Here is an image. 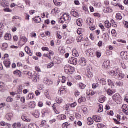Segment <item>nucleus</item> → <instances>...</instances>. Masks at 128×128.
<instances>
[{
    "instance_id": "64",
    "label": "nucleus",
    "mask_w": 128,
    "mask_h": 128,
    "mask_svg": "<svg viewBox=\"0 0 128 128\" xmlns=\"http://www.w3.org/2000/svg\"><path fill=\"white\" fill-rule=\"evenodd\" d=\"M14 42H18V36H14Z\"/></svg>"
},
{
    "instance_id": "32",
    "label": "nucleus",
    "mask_w": 128,
    "mask_h": 128,
    "mask_svg": "<svg viewBox=\"0 0 128 128\" xmlns=\"http://www.w3.org/2000/svg\"><path fill=\"white\" fill-rule=\"evenodd\" d=\"M114 6H117V8H120V9L122 10H124V7L122 6L121 4H118L114 5Z\"/></svg>"
},
{
    "instance_id": "60",
    "label": "nucleus",
    "mask_w": 128,
    "mask_h": 128,
    "mask_svg": "<svg viewBox=\"0 0 128 128\" xmlns=\"http://www.w3.org/2000/svg\"><path fill=\"white\" fill-rule=\"evenodd\" d=\"M25 2H26V6H30V1L28 0H26L25 1Z\"/></svg>"
},
{
    "instance_id": "3",
    "label": "nucleus",
    "mask_w": 128,
    "mask_h": 128,
    "mask_svg": "<svg viewBox=\"0 0 128 128\" xmlns=\"http://www.w3.org/2000/svg\"><path fill=\"white\" fill-rule=\"evenodd\" d=\"M112 100L114 102H116V104H120L122 102V96L120 94H115L112 96Z\"/></svg>"
},
{
    "instance_id": "13",
    "label": "nucleus",
    "mask_w": 128,
    "mask_h": 128,
    "mask_svg": "<svg viewBox=\"0 0 128 128\" xmlns=\"http://www.w3.org/2000/svg\"><path fill=\"white\" fill-rule=\"evenodd\" d=\"M22 119L24 122H32V120L28 118L26 115L22 116Z\"/></svg>"
},
{
    "instance_id": "38",
    "label": "nucleus",
    "mask_w": 128,
    "mask_h": 128,
    "mask_svg": "<svg viewBox=\"0 0 128 128\" xmlns=\"http://www.w3.org/2000/svg\"><path fill=\"white\" fill-rule=\"evenodd\" d=\"M87 94H88V96H94V94H96V92H94V90H90L89 91V92H87Z\"/></svg>"
},
{
    "instance_id": "8",
    "label": "nucleus",
    "mask_w": 128,
    "mask_h": 128,
    "mask_svg": "<svg viewBox=\"0 0 128 128\" xmlns=\"http://www.w3.org/2000/svg\"><path fill=\"white\" fill-rule=\"evenodd\" d=\"M4 64L7 68H10V59H6L4 62Z\"/></svg>"
},
{
    "instance_id": "11",
    "label": "nucleus",
    "mask_w": 128,
    "mask_h": 128,
    "mask_svg": "<svg viewBox=\"0 0 128 128\" xmlns=\"http://www.w3.org/2000/svg\"><path fill=\"white\" fill-rule=\"evenodd\" d=\"M70 14L72 16H74V18H80V14H78V13L74 10H72L70 12Z\"/></svg>"
},
{
    "instance_id": "25",
    "label": "nucleus",
    "mask_w": 128,
    "mask_h": 128,
    "mask_svg": "<svg viewBox=\"0 0 128 128\" xmlns=\"http://www.w3.org/2000/svg\"><path fill=\"white\" fill-rule=\"evenodd\" d=\"M48 54V58L50 60H52V56H54V53L52 51H50Z\"/></svg>"
},
{
    "instance_id": "47",
    "label": "nucleus",
    "mask_w": 128,
    "mask_h": 128,
    "mask_svg": "<svg viewBox=\"0 0 128 128\" xmlns=\"http://www.w3.org/2000/svg\"><path fill=\"white\" fill-rule=\"evenodd\" d=\"M108 84L110 86H114V82L110 80H108Z\"/></svg>"
},
{
    "instance_id": "50",
    "label": "nucleus",
    "mask_w": 128,
    "mask_h": 128,
    "mask_svg": "<svg viewBox=\"0 0 128 128\" xmlns=\"http://www.w3.org/2000/svg\"><path fill=\"white\" fill-rule=\"evenodd\" d=\"M25 50L27 54H29V52H30V48H28V46L26 47Z\"/></svg>"
},
{
    "instance_id": "44",
    "label": "nucleus",
    "mask_w": 128,
    "mask_h": 128,
    "mask_svg": "<svg viewBox=\"0 0 128 128\" xmlns=\"http://www.w3.org/2000/svg\"><path fill=\"white\" fill-rule=\"evenodd\" d=\"M76 22L78 26H82V22L80 21V19H78Z\"/></svg>"
},
{
    "instance_id": "22",
    "label": "nucleus",
    "mask_w": 128,
    "mask_h": 128,
    "mask_svg": "<svg viewBox=\"0 0 128 128\" xmlns=\"http://www.w3.org/2000/svg\"><path fill=\"white\" fill-rule=\"evenodd\" d=\"M28 128H40V127L35 124L31 123L29 124Z\"/></svg>"
},
{
    "instance_id": "27",
    "label": "nucleus",
    "mask_w": 128,
    "mask_h": 128,
    "mask_svg": "<svg viewBox=\"0 0 128 128\" xmlns=\"http://www.w3.org/2000/svg\"><path fill=\"white\" fill-rule=\"evenodd\" d=\"M22 126V124L20 123H14L12 125V128H20Z\"/></svg>"
},
{
    "instance_id": "48",
    "label": "nucleus",
    "mask_w": 128,
    "mask_h": 128,
    "mask_svg": "<svg viewBox=\"0 0 128 128\" xmlns=\"http://www.w3.org/2000/svg\"><path fill=\"white\" fill-rule=\"evenodd\" d=\"M107 93L108 96H112L114 94V92L110 90H108Z\"/></svg>"
},
{
    "instance_id": "15",
    "label": "nucleus",
    "mask_w": 128,
    "mask_h": 128,
    "mask_svg": "<svg viewBox=\"0 0 128 128\" xmlns=\"http://www.w3.org/2000/svg\"><path fill=\"white\" fill-rule=\"evenodd\" d=\"M93 119L96 122H100L102 121V118L98 116H94Z\"/></svg>"
},
{
    "instance_id": "26",
    "label": "nucleus",
    "mask_w": 128,
    "mask_h": 128,
    "mask_svg": "<svg viewBox=\"0 0 128 128\" xmlns=\"http://www.w3.org/2000/svg\"><path fill=\"white\" fill-rule=\"evenodd\" d=\"M88 124L89 126H92V124H94V120H92V118H88Z\"/></svg>"
},
{
    "instance_id": "17",
    "label": "nucleus",
    "mask_w": 128,
    "mask_h": 128,
    "mask_svg": "<svg viewBox=\"0 0 128 128\" xmlns=\"http://www.w3.org/2000/svg\"><path fill=\"white\" fill-rule=\"evenodd\" d=\"M14 116V114L12 113H8L6 115V118L8 120H12V118Z\"/></svg>"
},
{
    "instance_id": "61",
    "label": "nucleus",
    "mask_w": 128,
    "mask_h": 128,
    "mask_svg": "<svg viewBox=\"0 0 128 128\" xmlns=\"http://www.w3.org/2000/svg\"><path fill=\"white\" fill-rule=\"evenodd\" d=\"M46 124V121H42L41 122V124H40V128H44V125Z\"/></svg>"
},
{
    "instance_id": "34",
    "label": "nucleus",
    "mask_w": 128,
    "mask_h": 128,
    "mask_svg": "<svg viewBox=\"0 0 128 128\" xmlns=\"http://www.w3.org/2000/svg\"><path fill=\"white\" fill-rule=\"evenodd\" d=\"M8 45L6 43H4L2 46V50H6V48H8Z\"/></svg>"
},
{
    "instance_id": "29",
    "label": "nucleus",
    "mask_w": 128,
    "mask_h": 128,
    "mask_svg": "<svg viewBox=\"0 0 128 128\" xmlns=\"http://www.w3.org/2000/svg\"><path fill=\"white\" fill-rule=\"evenodd\" d=\"M31 80H32L34 82H38V76H36V75H33L32 78H31Z\"/></svg>"
},
{
    "instance_id": "9",
    "label": "nucleus",
    "mask_w": 128,
    "mask_h": 128,
    "mask_svg": "<svg viewBox=\"0 0 128 128\" xmlns=\"http://www.w3.org/2000/svg\"><path fill=\"white\" fill-rule=\"evenodd\" d=\"M79 64L82 66H86V58H80Z\"/></svg>"
},
{
    "instance_id": "30",
    "label": "nucleus",
    "mask_w": 128,
    "mask_h": 128,
    "mask_svg": "<svg viewBox=\"0 0 128 128\" xmlns=\"http://www.w3.org/2000/svg\"><path fill=\"white\" fill-rule=\"evenodd\" d=\"M116 18L118 20H122V14L118 13L116 14Z\"/></svg>"
},
{
    "instance_id": "35",
    "label": "nucleus",
    "mask_w": 128,
    "mask_h": 128,
    "mask_svg": "<svg viewBox=\"0 0 128 128\" xmlns=\"http://www.w3.org/2000/svg\"><path fill=\"white\" fill-rule=\"evenodd\" d=\"M98 106H99V108L98 110V112H104V106L102 104H100Z\"/></svg>"
},
{
    "instance_id": "33",
    "label": "nucleus",
    "mask_w": 128,
    "mask_h": 128,
    "mask_svg": "<svg viewBox=\"0 0 128 128\" xmlns=\"http://www.w3.org/2000/svg\"><path fill=\"white\" fill-rule=\"evenodd\" d=\"M58 118H60L62 120H64L66 118V116L64 114H61L58 116Z\"/></svg>"
},
{
    "instance_id": "62",
    "label": "nucleus",
    "mask_w": 128,
    "mask_h": 128,
    "mask_svg": "<svg viewBox=\"0 0 128 128\" xmlns=\"http://www.w3.org/2000/svg\"><path fill=\"white\" fill-rule=\"evenodd\" d=\"M39 108H42L44 106V103L42 102H40L38 104Z\"/></svg>"
},
{
    "instance_id": "51",
    "label": "nucleus",
    "mask_w": 128,
    "mask_h": 128,
    "mask_svg": "<svg viewBox=\"0 0 128 128\" xmlns=\"http://www.w3.org/2000/svg\"><path fill=\"white\" fill-rule=\"evenodd\" d=\"M12 100H14L12 97H8L6 100V102H12Z\"/></svg>"
},
{
    "instance_id": "40",
    "label": "nucleus",
    "mask_w": 128,
    "mask_h": 128,
    "mask_svg": "<svg viewBox=\"0 0 128 128\" xmlns=\"http://www.w3.org/2000/svg\"><path fill=\"white\" fill-rule=\"evenodd\" d=\"M79 86H80V90H84L86 88V86L84 85V84L82 83H80Z\"/></svg>"
},
{
    "instance_id": "18",
    "label": "nucleus",
    "mask_w": 128,
    "mask_h": 128,
    "mask_svg": "<svg viewBox=\"0 0 128 128\" xmlns=\"http://www.w3.org/2000/svg\"><path fill=\"white\" fill-rule=\"evenodd\" d=\"M4 38L6 40H12V34H6Z\"/></svg>"
},
{
    "instance_id": "5",
    "label": "nucleus",
    "mask_w": 128,
    "mask_h": 128,
    "mask_svg": "<svg viewBox=\"0 0 128 128\" xmlns=\"http://www.w3.org/2000/svg\"><path fill=\"white\" fill-rule=\"evenodd\" d=\"M44 84L48 86H52V84H54V82L48 78H44Z\"/></svg>"
},
{
    "instance_id": "57",
    "label": "nucleus",
    "mask_w": 128,
    "mask_h": 128,
    "mask_svg": "<svg viewBox=\"0 0 128 128\" xmlns=\"http://www.w3.org/2000/svg\"><path fill=\"white\" fill-rule=\"evenodd\" d=\"M92 88H94V89L96 88H98V84H94L92 85Z\"/></svg>"
},
{
    "instance_id": "24",
    "label": "nucleus",
    "mask_w": 128,
    "mask_h": 128,
    "mask_svg": "<svg viewBox=\"0 0 128 128\" xmlns=\"http://www.w3.org/2000/svg\"><path fill=\"white\" fill-rule=\"evenodd\" d=\"M104 24H105V26L107 28H112V24L110 23V22L106 21Z\"/></svg>"
},
{
    "instance_id": "59",
    "label": "nucleus",
    "mask_w": 128,
    "mask_h": 128,
    "mask_svg": "<svg viewBox=\"0 0 128 128\" xmlns=\"http://www.w3.org/2000/svg\"><path fill=\"white\" fill-rule=\"evenodd\" d=\"M25 16H26V20H30V15H28V14H26Z\"/></svg>"
},
{
    "instance_id": "1",
    "label": "nucleus",
    "mask_w": 128,
    "mask_h": 128,
    "mask_svg": "<svg viewBox=\"0 0 128 128\" xmlns=\"http://www.w3.org/2000/svg\"><path fill=\"white\" fill-rule=\"evenodd\" d=\"M109 74L110 76H114L115 78H117L118 80H122L124 78V74L120 72L118 68L111 70L109 72Z\"/></svg>"
},
{
    "instance_id": "52",
    "label": "nucleus",
    "mask_w": 128,
    "mask_h": 128,
    "mask_svg": "<svg viewBox=\"0 0 128 128\" xmlns=\"http://www.w3.org/2000/svg\"><path fill=\"white\" fill-rule=\"evenodd\" d=\"M30 108H36V104H34V102H30Z\"/></svg>"
},
{
    "instance_id": "16",
    "label": "nucleus",
    "mask_w": 128,
    "mask_h": 128,
    "mask_svg": "<svg viewBox=\"0 0 128 128\" xmlns=\"http://www.w3.org/2000/svg\"><path fill=\"white\" fill-rule=\"evenodd\" d=\"M32 114L34 116V118H40V110H36Z\"/></svg>"
},
{
    "instance_id": "49",
    "label": "nucleus",
    "mask_w": 128,
    "mask_h": 128,
    "mask_svg": "<svg viewBox=\"0 0 128 128\" xmlns=\"http://www.w3.org/2000/svg\"><path fill=\"white\" fill-rule=\"evenodd\" d=\"M28 78L30 79L32 78V76H34V75H32V72H28Z\"/></svg>"
},
{
    "instance_id": "53",
    "label": "nucleus",
    "mask_w": 128,
    "mask_h": 128,
    "mask_svg": "<svg viewBox=\"0 0 128 128\" xmlns=\"http://www.w3.org/2000/svg\"><path fill=\"white\" fill-rule=\"evenodd\" d=\"M42 50L43 52H48V50H50V48L48 47H43L42 48Z\"/></svg>"
},
{
    "instance_id": "43",
    "label": "nucleus",
    "mask_w": 128,
    "mask_h": 128,
    "mask_svg": "<svg viewBox=\"0 0 128 128\" xmlns=\"http://www.w3.org/2000/svg\"><path fill=\"white\" fill-rule=\"evenodd\" d=\"M54 66V62H51L48 65V68H52Z\"/></svg>"
},
{
    "instance_id": "56",
    "label": "nucleus",
    "mask_w": 128,
    "mask_h": 128,
    "mask_svg": "<svg viewBox=\"0 0 128 128\" xmlns=\"http://www.w3.org/2000/svg\"><path fill=\"white\" fill-rule=\"evenodd\" d=\"M68 122L64 123L62 124L63 128H68Z\"/></svg>"
},
{
    "instance_id": "58",
    "label": "nucleus",
    "mask_w": 128,
    "mask_h": 128,
    "mask_svg": "<svg viewBox=\"0 0 128 128\" xmlns=\"http://www.w3.org/2000/svg\"><path fill=\"white\" fill-rule=\"evenodd\" d=\"M76 106H78V104H76V102H74V103L73 104H72L70 106L71 108H75Z\"/></svg>"
},
{
    "instance_id": "63",
    "label": "nucleus",
    "mask_w": 128,
    "mask_h": 128,
    "mask_svg": "<svg viewBox=\"0 0 128 128\" xmlns=\"http://www.w3.org/2000/svg\"><path fill=\"white\" fill-rule=\"evenodd\" d=\"M123 84L122 82H116V85L117 86H122Z\"/></svg>"
},
{
    "instance_id": "19",
    "label": "nucleus",
    "mask_w": 128,
    "mask_h": 128,
    "mask_svg": "<svg viewBox=\"0 0 128 128\" xmlns=\"http://www.w3.org/2000/svg\"><path fill=\"white\" fill-rule=\"evenodd\" d=\"M13 74L14 76H19V78H20V76H22V72L19 70H16V71H14Z\"/></svg>"
},
{
    "instance_id": "55",
    "label": "nucleus",
    "mask_w": 128,
    "mask_h": 128,
    "mask_svg": "<svg viewBox=\"0 0 128 128\" xmlns=\"http://www.w3.org/2000/svg\"><path fill=\"white\" fill-rule=\"evenodd\" d=\"M97 58H100L102 56V53L100 51H97L96 52Z\"/></svg>"
},
{
    "instance_id": "23",
    "label": "nucleus",
    "mask_w": 128,
    "mask_h": 128,
    "mask_svg": "<svg viewBox=\"0 0 128 128\" xmlns=\"http://www.w3.org/2000/svg\"><path fill=\"white\" fill-rule=\"evenodd\" d=\"M34 94L33 93H30L28 94L27 100H34Z\"/></svg>"
},
{
    "instance_id": "39",
    "label": "nucleus",
    "mask_w": 128,
    "mask_h": 128,
    "mask_svg": "<svg viewBox=\"0 0 128 128\" xmlns=\"http://www.w3.org/2000/svg\"><path fill=\"white\" fill-rule=\"evenodd\" d=\"M104 102H106V97L102 96L100 98L99 100V102H100V104H104Z\"/></svg>"
},
{
    "instance_id": "37",
    "label": "nucleus",
    "mask_w": 128,
    "mask_h": 128,
    "mask_svg": "<svg viewBox=\"0 0 128 128\" xmlns=\"http://www.w3.org/2000/svg\"><path fill=\"white\" fill-rule=\"evenodd\" d=\"M122 108L123 109V112H128V105L126 104H124L122 106Z\"/></svg>"
},
{
    "instance_id": "4",
    "label": "nucleus",
    "mask_w": 128,
    "mask_h": 128,
    "mask_svg": "<svg viewBox=\"0 0 128 128\" xmlns=\"http://www.w3.org/2000/svg\"><path fill=\"white\" fill-rule=\"evenodd\" d=\"M66 20L68 22H70V18L68 14H65L63 15L62 17H61L60 22L61 24H64V22Z\"/></svg>"
},
{
    "instance_id": "46",
    "label": "nucleus",
    "mask_w": 128,
    "mask_h": 128,
    "mask_svg": "<svg viewBox=\"0 0 128 128\" xmlns=\"http://www.w3.org/2000/svg\"><path fill=\"white\" fill-rule=\"evenodd\" d=\"M77 40L78 42H80L84 41V38L82 36H78L77 38Z\"/></svg>"
},
{
    "instance_id": "2",
    "label": "nucleus",
    "mask_w": 128,
    "mask_h": 128,
    "mask_svg": "<svg viewBox=\"0 0 128 128\" xmlns=\"http://www.w3.org/2000/svg\"><path fill=\"white\" fill-rule=\"evenodd\" d=\"M64 69L66 74H72L73 72H76V68L74 67H72L68 65L65 66Z\"/></svg>"
},
{
    "instance_id": "21",
    "label": "nucleus",
    "mask_w": 128,
    "mask_h": 128,
    "mask_svg": "<svg viewBox=\"0 0 128 128\" xmlns=\"http://www.w3.org/2000/svg\"><path fill=\"white\" fill-rule=\"evenodd\" d=\"M59 52L60 54H62V56H63V54H66V50L62 47L59 48Z\"/></svg>"
},
{
    "instance_id": "7",
    "label": "nucleus",
    "mask_w": 128,
    "mask_h": 128,
    "mask_svg": "<svg viewBox=\"0 0 128 128\" xmlns=\"http://www.w3.org/2000/svg\"><path fill=\"white\" fill-rule=\"evenodd\" d=\"M110 64V62L109 60L104 61L102 66V68H104V70H108Z\"/></svg>"
},
{
    "instance_id": "54",
    "label": "nucleus",
    "mask_w": 128,
    "mask_h": 128,
    "mask_svg": "<svg viewBox=\"0 0 128 128\" xmlns=\"http://www.w3.org/2000/svg\"><path fill=\"white\" fill-rule=\"evenodd\" d=\"M5 12H12V10H10L8 8H6L4 9Z\"/></svg>"
},
{
    "instance_id": "20",
    "label": "nucleus",
    "mask_w": 128,
    "mask_h": 128,
    "mask_svg": "<svg viewBox=\"0 0 128 128\" xmlns=\"http://www.w3.org/2000/svg\"><path fill=\"white\" fill-rule=\"evenodd\" d=\"M86 100V97L83 96H82L81 98H80L78 100V102L79 104H82V102H84Z\"/></svg>"
},
{
    "instance_id": "45",
    "label": "nucleus",
    "mask_w": 128,
    "mask_h": 128,
    "mask_svg": "<svg viewBox=\"0 0 128 128\" xmlns=\"http://www.w3.org/2000/svg\"><path fill=\"white\" fill-rule=\"evenodd\" d=\"M82 110L85 114H88V108H86V107L82 108Z\"/></svg>"
},
{
    "instance_id": "6",
    "label": "nucleus",
    "mask_w": 128,
    "mask_h": 128,
    "mask_svg": "<svg viewBox=\"0 0 128 128\" xmlns=\"http://www.w3.org/2000/svg\"><path fill=\"white\" fill-rule=\"evenodd\" d=\"M69 64H74V66H76L78 64V59L74 57H72L70 58V60H68Z\"/></svg>"
},
{
    "instance_id": "12",
    "label": "nucleus",
    "mask_w": 128,
    "mask_h": 128,
    "mask_svg": "<svg viewBox=\"0 0 128 128\" xmlns=\"http://www.w3.org/2000/svg\"><path fill=\"white\" fill-rule=\"evenodd\" d=\"M32 20L35 22L36 24H40V22H42V18H40V16H37L35 18H33Z\"/></svg>"
},
{
    "instance_id": "42",
    "label": "nucleus",
    "mask_w": 128,
    "mask_h": 128,
    "mask_svg": "<svg viewBox=\"0 0 128 128\" xmlns=\"http://www.w3.org/2000/svg\"><path fill=\"white\" fill-rule=\"evenodd\" d=\"M20 40H22L24 42H28V38H26V36H20Z\"/></svg>"
},
{
    "instance_id": "28",
    "label": "nucleus",
    "mask_w": 128,
    "mask_h": 128,
    "mask_svg": "<svg viewBox=\"0 0 128 128\" xmlns=\"http://www.w3.org/2000/svg\"><path fill=\"white\" fill-rule=\"evenodd\" d=\"M1 5L3 8H8V4L6 3L5 1H2L1 2Z\"/></svg>"
},
{
    "instance_id": "31",
    "label": "nucleus",
    "mask_w": 128,
    "mask_h": 128,
    "mask_svg": "<svg viewBox=\"0 0 128 128\" xmlns=\"http://www.w3.org/2000/svg\"><path fill=\"white\" fill-rule=\"evenodd\" d=\"M72 56H76V58H78V56H80V54H78V52L76 50H74L72 52Z\"/></svg>"
},
{
    "instance_id": "36",
    "label": "nucleus",
    "mask_w": 128,
    "mask_h": 128,
    "mask_svg": "<svg viewBox=\"0 0 128 128\" xmlns=\"http://www.w3.org/2000/svg\"><path fill=\"white\" fill-rule=\"evenodd\" d=\"M62 99L60 97H58L56 98V102L57 104H62Z\"/></svg>"
},
{
    "instance_id": "41",
    "label": "nucleus",
    "mask_w": 128,
    "mask_h": 128,
    "mask_svg": "<svg viewBox=\"0 0 128 128\" xmlns=\"http://www.w3.org/2000/svg\"><path fill=\"white\" fill-rule=\"evenodd\" d=\"M74 96H76V98L80 96V92L78 90H76L74 91Z\"/></svg>"
},
{
    "instance_id": "14",
    "label": "nucleus",
    "mask_w": 128,
    "mask_h": 128,
    "mask_svg": "<svg viewBox=\"0 0 128 128\" xmlns=\"http://www.w3.org/2000/svg\"><path fill=\"white\" fill-rule=\"evenodd\" d=\"M120 56L123 58H124L125 60H128V52H122L120 53Z\"/></svg>"
},
{
    "instance_id": "10",
    "label": "nucleus",
    "mask_w": 128,
    "mask_h": 128,
    "mask_svg": "<svg viewBox=\"0 0 128 128\" xmlns=\"http://www.w3.org/2000/svg\"><path fill=\"white\" fill-rule=\"evenodd\" d=\"M50 110L48 108L44 109L42 112V118H44L46 114H50Z\"/></svg>"
}]
</instances>
